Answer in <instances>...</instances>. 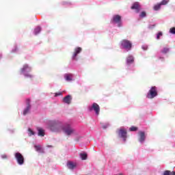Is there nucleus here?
<instances>
[{
    "instance_id": "f8f14e48",
    "label": "nucleus",
    "mask_w": 175,
    "mask_h": 175,
    "mask_svg": "<svg viewBox=\"0 0 175 175\" xmlns=\"http://www.w3.org/2000/svg\"><path fill=\"white\" fill-rule=\"evenodd\" d=\"M134 62L135 57H133V56L130 55L126 57V64L127 65V66H130V65H132Z\"/></svg>"
},
{
    "instance_id": "a878e982",
    "label": "nucleus",
    "mask_w": 175,
    "mask_h": 175,
    "mask_svg": "<svg viewBox=\"0 0 175 175\" xmlns=\"http://www.w3.org/2000/svg\"><path fill=\"white\" fill-rule=\"evenodd\" d=\"M129 131H130L131 132H136V131H137V127L131 126V127L129 129Z\"/></svg>"
},
{
    "instance_id": "f03ea898",
    "label": "nucleus",
    "mask_w": 175,
    "mask_h": 175,
    "mask_svg": "<svg viewBox=\"0 0 175 175\" xmlns=\"http://www.w3.org/2000/svg\"><path fill=\"white\" fill-rule=\"evenodd\" d=\"M47 128L52 132H60L62 131V124L58 120H49L47 122Z\"/></svg>"
},
{
    "instance_id": "f3484780",
    "label": "nucleus",
    "mask_w": 175,
    "mask_h": 175,
    "mask_svg": "<svg viewBox=\"0 0 175 175\" xmlns=\"http://www.w3.org/2000/svg\"><path fill=\"white\" fill-rule=\"evenodd\" d=\"M77 165L76 163H73L72 161H68L67 163V167L68 169H70L71 170H73V169H75V167H76Z\"/></svg>"
},
{
    "instance_id": "393cba45",
    "label": "nucleus",
    "mask_w": 175,
    "mask_h": 175,
    "mask_svg": "<svg viewBox=\"0 0 175 175\" xmlns=\"http://www.w3.org/2000/svg\"><path fill=\"white\" fill-rule=\"evenodd\" d=\"M162 35H163L162 31L157 33L156 39H157V40H159V39H161V36H162Z\"/></svg>"
},
{
    "instance_id": "4468645a",
    "label": "nucleus",
    "mask_w": 175,
    "mask_h": 175,
    "mask_svg": "<svg viewBox=\"0 0 175 175\" xmlns=\"http://www.w3.org/2000/svg\"><path fill=\"white\" fill-rule=\"evenodd\" d=\"M64 79L66 81H73L75 80V75L73 74H65Z\"/></svg>"
},
{
    "instance_id": "2eb2a0df",
    "label": "nucleus",
    "mask_w": 175,
    "mask_h": 175,
    "mask_svg": "<svg viewBox=\"0 0 175 175\" xmlns=\"http://www.w3.org/2000/svg\"><path fill=\"white\" fill-rule=\"evenodd\" d=\"M131 9L136 10V13H139V12H140V5L139 2L134 3L131 6Z\"/></svg>"
},
{
    "instance_id": "412c9836",
    "label": "nucleus",
    "mask_w": 175,
    "mask_h": 175,
    "mask_svg": "<svg viewBox=\"0 0 175 175\" xmlns=\"http://www.w3.org/2000/svg\"><path fill=\"white\" fill-rule=\"evenodd\" d=\"M34 147H35L36 150L38 152H43V148H42L41 146H40V145H36V146H34Z\"/></svg>"
},
{
    "instance_id": "bb28decb",
    "label": "nucleus",
    "mask_w": 175,
    "mask_h": 175,
    "mask_svg": "<svg viewBox=\"0 0 175 175\" xmlns=\"http://www.w3.org/2000/svg\"><path fill=\"white\" fill-rule=\"evenodd\" d=\"M146 12H142L139 14V17L141 18H144V17H146Z\"/></svg>"
},
{
    "instance_id": "0eeeda50",
    "label": "nucleus",
    "mask_w": 175,
    "mask_h": 175,
    "mask_svg": "<svg viewBox=\"0 0 175 175\" xmlns=\"http://www.w3.org/2000/svg\"><path fill=\"white\" fill-rule=\"evenodd\" d=\"M112 24L113 25H116V27H122V22L121 21V16L120 15H114L111 20Z\"/></svg>"
},
{
    "instance_id": "f257e3e1",
    "label": "nucleus",
    "mask_w": 175,
    "mask_h": 175,
    "mask_svg": "<svg viewBox=\"0 0 175 175\" xmlns=\"http://www.w3.org/2000/svg\"><path fill=\"white\" fill-rule=\"evenodd\" d=\"M47 128L52 132H60L62 131V124L58 120H49L47 122Z\"/></svg>"
},
{
    "instance_id": "7c9ffc66",
    "label": "nucleus",
    "mask_w": 175,
    "mask_h": 175,
    "mask_svg": "<svg viewBox=\"0 0 175 175\" xmlns=\"http://www.w3.org/2000/svg\"><path fill=\"white\" fill-rule=\"evenodd\" d=\"M170 171L166 170L163 172V175H170Z\"/></svg>"
},
{
    "instance_id": "6e6552de",
    "label": "nucleus",
    "mask_w": 175,
    "mask_h": 175,
    "mask_svg": "<svg viewBox=\"0 0 175 175\" xmlns=\"http://www.w3.org/2000/svg\"><path fill=\"white\" fill-rule=\"evenodd\" d=\"M14 158L20 166L24 165V156L18 152L14 153Z\"/></svg>"
},
{
    "instance_id": "423d86ee",
    "label": "nucleus",
    "mask_w": 175,
    "mask_h": 175,
    "mask_svg": "<svg viewBox=\"0 0 175 175\" xmlns=\"http://www.w3.org/2000/svg\"><path fill=\"white\" fill-rule=\"evenodd\" d=\"M88 109L90 111H94L96 116H99L100 107H99V105H98L96 103H94L92 105H90L88 107Z\"/></svg>"
},
{
    "instance_id": "c756f323",
    "label": "nucleus",
    "mask_w": 175,
    "mask_h": 175,
    "mask_svg": "<svg viewBox=\"0 0 175 175\" xmlns=\"http://www.w3.org/2000/svg\"><path fill=\"white\" fill-rule=\"evenodd\" d=\"M169 2V0H162V1L160 3L161 5H166Z\"/></svg>"
},
{
    "instance_id": "9b49d317",
    "label": "nucleus",
    "mask_w": 175,
    "mask_h": 175,
    "mask_svg": "<svg viewBox=\"0 0 175 175\" xmlns=\"http://www.w3.org/2000/svg\"><path fill=\"white\" fill-rule=\"evenodd\" d=\"M26 103H27V107L26 108L23 110V116H27V114H28V113H29V110H31V105L29 103H31V100H29V98H27L26 100Z\"/></svg>"
},
{
    "instance_id": "20e7f679",
    "label": "nucleus",
    "mask_w": 175,
    "mask_h": 175,
    "mask_svg": "<svg viewBox=\"0 0 175 175\" xmlns=\"http://www.w3.org/2000/svg\"><path fill=\"white\" fill-rule=\"evenodd\" d=\"M31 70H32V68L29 66V65L28 64H25L23 67L21 68V73L23 74L25 77L31 79L33 77V75L29 74V72H31Z\"/></svg>"
},
{
    "instance_id": "aec40b11",
    "label": "nucleus",
    "mask_w": 175,
    "mask_h": 175,
    "mask_svg": "<svg viewBox=\"0 0 175 175\" xmlns=\"http://www.w3.org/2000/svg\"><path fill=\"white\" fill-rule=\"evenodd\" d=\"M40 31H42V27H40V26L36 27L33 31L34 35H39V33H40Z\"/></svg>"
},
{
    "instance_id": "a211bd4d",
    "label": "nucleus",
    "mask_w": 175,
    "mask_h": 175,
    "mask_svg": "<svg viewBox=\"0 0 175 175\" xmlns=\"http://www.w3.org/2000/svg\"><path fill=\"white\" fill-rule=\"evenodd\" d=\"M70 100H72V98H70V95H68L64 98L63 102H64V103H66L67 105H70Z\"/></svg>"
},
{
    "instance_id": "b1692460",
    "label": "nucleus",
    "mask_w": 175,
    "mask_h": 175,
    "mask_svg": "<svg viewBox=\"0 0 175 175\" xmlns=\"http://www.w3.org/2000/svg\"><path fill=\"white\" fill-rule=\"evenodd\" d=\"M28 135H29V136H32V135H35V132H33V131H32V129H28Z\"/></svg>"
},
{
    "instance_id": "f704fd0d",
    "label": "nucleus",
    "mask_w": 175,
    "mask_h": 175,
    "mask_svg": "<svg viewBox=\"0 0 175 175\" xmlns=\"http://www.w3.org/2000/svg\"><path fill=\"white\" fill-rule=\"evenodd\" d=\"M147 49H148V46H147V45H143L142 46V49L143 50H147Z\"/></svg>"
},
{
    "instance_id": "5701e85b",
    "label": "nucleus",
    "mask_w": 175,
    "mask_h": 175,
    "mask_svg": "<svg viewBox=\"0 0 175 175\" xmlns=\"http://www.w3.org/2000/svg\"><path fill=\"white\" fill-rule=\"evenodd\" d=\"M161 6H162L161 3L157 4L154 6V10H159L161 9Z\"/></svg>"
},
{
    "instance_id": "e433bc0d",
    "label": "nucleus",
    "mask_w": 175,
    "mask_h": 175,
    "mask_svg": "<svg viewBox=\"0 0 175 175\" xmlns=\"http://www.w3.org/2000/svg\"><path fill=\"white\" fill-rule=\"evenodd\" d=\"M17 52V47L15 46L14 49L12 50V53H16Z\"/></svg>"
},
{
    "instance_id": "72a5a7b5",
    "label": "nucleus",
    "mask_w": 175,
    "mask_h": 175,
    "mask_svg": "<svg viewBox=\"0 0 175 175\" xmlns=\"http://www.w3.org/2000/svg\"><path fill=\"white\" fill-rule=\"evenodd\" d=\"M1 157L2 159H8V155H6V154H2Z\"/></svg>"
},
{
    "instance_id": "7ed1b4c3",
    "label": "nucleus",
    "mask_w": 175,
    "mask_h": 175,
    "mask_svg": "<svg viewBox=\"0 0 175 175\" xmlns=\"http://www.w3.org/2000/svg\"><path fill=\"white\" fill-rule=\"evenodd\" d=\"M62 131H63L64 133L66 135V136H72V135H78L77 131L72 126V125L69 124H65L62 126Z\"/></svg>"
},
{
    "instance_id": "dca6fc26",
    "label": "nucleus",
    "mask_w": 175,
    "mask_h": 175,
    "mask_svg": "<svg viewBox=\"0 0 175 175\" xmlns=\"http://www.w3.org/2000/svg\"><path fill=\"white\" fill-rule=\"evenodd\" d=\"M80 53H81V48L80 47L76 48L75 50V53L72 55V59H76V57H77V54H80Z\"/></svg>"
},
{
    "instance_id": "39448f33",
    "label": "nucleus",
    "mask_w": 175,
    "mask_h": 175,
    "mask_svg": "<svg viewBox=\"0 0 175 175\" xmlns=\"http://www.w3.org/2000/svg\"><path fill=\"white\" fill-rule=\"evenodd\" d=\"M120 48L126 51H129L132 49V42L127 40H123L120 42Z\"/></svg>"
},
{
    "instance_id": "2f4dec72",
    "label": "nucleus",
    "mask_w": 175,
    "mask_h": 175,
    "mask_svg": "<svg viewBox=\"0 0 175 175\" xmlns=\"http://www.w3.org/2000/svg\"><path fill=\"white\" fill-rule=\"evenodd\" d=\"M148 28H149V29H152L155 28V24H154V25H150L148 26Z\"/></svg>"
},
{
    "instance_id": "9d476101",
    "label": "nucleus",
    "mask_w": 175,
    "mask_h": 175,
    "mask_svg": "<svg viewBox=\"0 0 175 175\" xmlns=\"http://www.w3.org/2000/svg\"><path fill=\"white\" fill-rule=\"evenodd\" d=\"M118 136L122 139L123 142H126V130L121 128L118 131Z\"/></svg>"
},
{
    "instance_id": "c9c22d12",
    "label": "nucleus",
    "mask_w": 175,
    "mask_h": 175,
    "mask_svg": "<svg viewBox=\"0 0 175 175\" xmlns=\"http://www.w3.org/2000/svg\"><path fill=\"white\" fill-rule=\"evenodd\" d=\"M61 95H62V92H57V93H55V96H61Z\"/></svg>"
},
{
    "instance_id": "c85d7f7f",
    "label": "nucleus",
    "mask_w": 175,
    "mask_h": 175,
    "mask_svg": "<svg viewBox=\"0 0 175 175\" xmlns=\"http://www.w3.org/2000/svg\"><path fill=\"white\" fill-rule=\"evenodd\" d=\"M170 33L172 35H175V27H172L170 29Z\"/></svg>"
},
{
    "instance_id": "cd10ccee",
    "label": "nucleus",
    "mask_w": 175,
    "mask_h": 175,
    "mask_svg": "<svg viewBox=\"0 0 175 175\" xmlns=\"http://www.w3.org/2000/svg\"><path fill=\"white\" fill-rule=\"evenodd\" d=\"M161 53L163 54H166V53H169V49L168 48H163V49L161 51Z\"/></svg>"
},
{
    "instance_id": "4c0bfd02",
    "label": "nucleus",
    "mask_w": 175,
    "mask_h": 175,
    "mask_svg": "<svg viewBox=\"0 0 175 175\" xmlns=\"http://www.w3.org/2000/svg\"><path fill=\"white\" fill-rule=\"evenodd\" d=\"M172 174L175 175V172H172Z\"/></svg>"
},
{
    "instance_id": "ddd939ff",
    "label": "nucleus",
    "mask_w": 175,
    "mask_h": 175,
    "mask_svg": "<svg viewBox=\"0 0 175 175\" xmlns=\"http://www.w3.org/2000/svg\"><path fill=\"white\" fill-rule=\"evenodd\" d=\"M139 142L141 143V144H143L146 140V133L144 131H139Z\"/></svg>"
},
{
    "instance_id": "1a4fd4ad",
    "label": "nucleus",
    "mask_w": 175,
    "mask_h": 175,
    "mask_svg": "<svg viewBox=\"0 0 175 175\" xmlns=\"http://www.w3.org/2000/svg\"><path fill=\"white\" fill-rule=\"evenodd\" d=\"M157 95L158 92H157V87L153 86L149 90V92L147 94V98H148V99H153V98H155Z\"/></svg>"
},
{
    "instance_id": "4be33fe9",
    "label": "nucleus",
    "mask_w": 175,
    "mask_h": 175,
    "mask_svg": "<svg viewBox=\"0 0 175 175\" xmlns=\"http://www.w3.org/2000/svg\"><path fill=\"white\" fill-rule=\"evenodd\" d=\"M80 156V158L82 159V161H85V159H87V153L85 152H82V153H80L79 154Z\"/></svg>"
},
{
    "instance_id": "473e14b6",
    "label": "nucleus",
    "mask_w": 175,
    "mask_h": 175,
    "mask_svg": "<svg viewBox=\"0 0 175 175\" xmlns=\"http://www.w3.org/2000/svg\"><path fill=\"white\" fill-rule=\"evenodd\" d=\"M110 124L109 123L105 124L104 126H103V129H106V128H108Z\"/></svg>"
},
{
    "instance_id": "6ab92c4d",
    "label": "nucleus",
    "mask_w": 175,
    "mask_h": 175,
    "mask_svg": "<svg viewBox=\"0 0 175 175\" xmlns=\"http://www.w3.org/2000/svg\"><path fill=\"white\" fill-rule=\"evenodd\" d=\"M37 131L38 132V136H41V137H43V136H44V130H43V129L38 127Z\"/></svg>"
}]
</instances>
